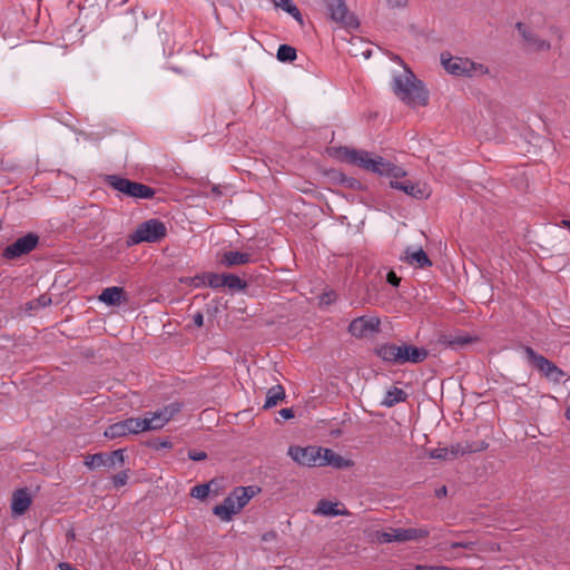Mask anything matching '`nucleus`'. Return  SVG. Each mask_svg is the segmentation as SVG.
Masks as SVG:
<instances>
[{
  "label": "nucleus",
  "mask_w": 570,
  "mask_h": 570,
  "mask_svg": "<svg viewBox=\"0 0 570 570\" xmlns=\"http://www.w3.org/2000/svg\"><path fill=\"white\" fill-rule=\"evenodd\" d=\"M392 88L396 97L409 106H425L429 102V91L406 67L393 76Z\"/></svg>",
  "instance_id": "1"
},
{
  "label": "nucleus",
  "mask_w": 570,
  "mask_h": 570,
  "mask_svg": "<svg viewBox=\"0 0 570 570\" xmlns=\"http://www.w3.org/2000/svg\"><path fill=\"white\" fill-rule=\"evenodd\" d=\"M374 352L384 363L390 365H403L406 363L417 364L423 362L429 355L425 348L416 347L407 343L379 344Z\"/></svg>",
  "instance_id": "2"
},
{
  "label": "nucleus",
  "mask_w": 570,
  "mask_h": 570,
  "mask_svg": "<svg viewBox=\"0 0 570 570\" xmlns=\"http://www.w3.org/2000/svg\"><path fill=\"white\" fill-rule=\"evenodd\" d=\"M443 68L456 77H481L489 73V68L465 57H453L450 53L441 55Z\"/></svg>",
  "instance_id": "3"
},
{
  "label": "nucleus",
  "mask_w": 570,
  "mask_h": 570,
  "mask_svg": "<svg viewBox=\"0 0 570 570\" xmlns=\"http://www.w3.org/2000/svg\"><path fill=\"white\" fill-rule=\"evenodd\" d=\"M167 228L158 219H148L141 223L136 230L129 235L128 244L157 243L166 236Z\"/></svg>",
  "instance_id": "4"
},
{
  "label": "nucleus",
  "mask_w": 570,
  "mask_h": 570,
  "mask_svg": "<svg viewBox=\"0 0 570 570\" xmlns=\"http://www.w3.org/2000/svg\"><path fill=\"white\" fill-rule=\"evenodd\" d=\"M108 183L116 190L136 199H150L155 196L151 187L116 175L109 176Z\"/></svg>",
  "instance_id": "5"
},
{
  "label": "nucleus",
  "mask_w": 570,
  "mask_h": 570,
  "mask_svg": "<svg viewBox=\"0 0 570 570\" xmlns=\"http://www.w3.org/2000/svg\"><path fill=\"white\" fill-rule=\"evenodd\" d=\"M342 157L351 165L358 166L371 173L377 174L380 166H383V158L380 156H373L365 150L352 149L344 147L341 149Z\"/></svg>",
  "instance_id": "6"
},
{
  "label": "nucleus",
  "mask_w": 570,
  "mask_h": 570,
  "mask_svg": "<svg viewBox=\"0 0 570 570\" xmlns=\"http://www.w3.org/2000/svg\"><path fill=\"white\" fill-rule=\"evenodd\" d=\"M515 28L521 36L524 47L530 52H547L551 49V42L543 39L537 29L527 22H518Z\"/></svg>",
  "instance_id": "7"
},
{
  "label": "nucleus",
  "mask_w": 570,
  "mask_h": 570,
  "mask_svg": "<svg viewBox=\"0 0 570 570\" xmlns=\"http://www.w3.org/2000/svg\"><path fill=\"white\" fill-rule=\"evenodd\" d=\"M179 411L180 404L171 403L155 412L147 413L145 417H140V423H142L141 425H146L145 428H141L142 432L164 428Z\"/></svg>",
  "instance_id": "8"
},
{
  "label": "nucleus",
  "mask_w": 570,
  "mask_h": 570,
  "mask_svg": "<svg viewBox=\"0 0 570 570\" xmlns=\"http://www.w3.org/2000/svg\"><path fill=\"white\" fill-rule=\"evenodd\" d=\"M328 17L345 28H357V18L348 10L344 0H324Z\"/></svg>",
  "instance_id": "9"
},
{
  "label": "nucleus",
  "mask_w": 570,
  "mask_h": 570,
  "mask_svg": "<svg viewBox=\"0 0 570 570\" xmlns=\"http://www.w3.org/2000/svg\"><path fill=\"white\" fill-rule=\"evenodd\" d=\"M429 534L426 529L422 528H396L390 529L389 531L377 532L376 538L382 543L390 542H405V541H414L422 538H425Z\"/></svg>",
  "instance_id": "10"
},
{
  "label": "nucleus",
  "mask_w": 570,
  "mask_h": 570,
  "mask_svg": "<svg viewBox=\"0 0 570 570\" xmlns=\"http://www.w3.org/2000/svg\"><path fill=\"white\" fill-rule=\"evenodd\" d=\"M287 454L299 465L321 466V446L292 445L288 448Z\"/></svg>",
  "instance_id": "11"
},
{
  "label": "nucleus",
  "mask_w": 570,
  "mask_h": 570,
  "mask_svg": "<svg viewBox=\"0 0 570 570\" xmlns=\"http://www.w3.org/2000/svg\"><path fill=\"white\" fill-rule=\"evenodd\" d=\"M528 358L533 363V365L550 381L560 382V380L566 375L564 372L559 368L551 361L546 358L544 356L537 354L531 347H525L524 350Z\"/></svg>",
  "instance_id": "12"
},
{
  "label": "nucleus",
  "mask_w": 570,
  "mask_h": 570,
  "mask_svg": "<svg viewBox=\"0 0 570 570\" xmlns=\"http://www.w3.org/2000/svg\"><path fill=\"white\" fill-rule=\"evenodd\" d=\"M39 243L38 235L29 233L3 249V257L7 259L19 258L32 252Z\"/></svg>",
  "instance_id": "13"
},
{
  "label": "nucleus",
  "mask_w": 570,
  "mask_h": 570,
  "mask_svg": "<svg viewBox=\"0 0 570 570\" xmlns=\"http://www.w3.org/2000/svg\"><path fill=\"white\" fill-rule=\"evenodd\" d=\"M125 462V454L122 449L115 450L110 453H96L87 455L85 459V465L89 469H97L100 466L116 468L122 465Z\"/></svg>",
  "instance_id": "14"
},
{
  "label": "nucleus",
  "mask_w": 570,
  "mask_h": 570,
  "mask_svg": "<svg viewBox=\"0 0 570 570\" xmlns=\"http://www.w3.org/2000/svg\"><path fill=\"white\" fill-rule=\"evenodd\" d=\"M142 423L140 417H129L127 420L109 425L105 431V436L108 439L124 438L129 434L141 433ZM146 425H144L145 428Z\"/></svg>",
  "instance_id": "15"
},
{
  "label": "nucleus",
  "mask_w": 570,
  "mask_h": 570,
  "mask_svg": "<svg viewBox=\"0 0 570 570\" xmlns=\"http://www.w3.org/2000/svg\"><path fill=\"white\" fill-rule=\"evenodd\" d=\"M380 324L381 322L377 317H356L350 323L348 333L356 338H363L377 333Z\"/></svg>",
  "instance_id": "16"
},
{
  "label": "nucleus",
  "mask_w": 570,
  "mask_h": 570,
  "mask_svg": "<svg viewBox=\"0 0 570 570\" xmlns=\"http://www.w3.org/2000/svg\"><path fill=\"white\" fill-rule=\"evenodd\" d=\"M390 186L402 190L416 199H424L431 195V189L425 183H413L411 180H391Z\"/></svg>",
  "instance_id": "17"
},
{
  "label": "nucleus",
  "mask_w": 570,
  "mask_h": 570,
  "mask_svg": "<svg viewBox=\"0 0 570 570\" xmlns=\"http://www.w3.org/2000/svg\"><path fill=\"white\" fill-rule=\"evenodd\" d=\"M478 449L474 448L470 443L463 444H454L449 448H436L429 452V455L431 459H438V460H452L460 455H463L465 453H471L476 451Z\"/></svg>",
  "instance_id": "18"
},
{
  "label": "nucleus",
  "mask_w": 570,
  "mask_h": 570,
  "mask_svg": "<svg viewBox=\"0 0 570 570\" xmlns=\"http://www.w3.org/2000/svg\"><path fill=\"white\" fill-rule=\"evenodd\" d=\"M400 259L416 268H426L432 266L431 259L421 247H406L400 256Z\"/></svg>",
  "instance_id": "19"
},
{
  "label": "nucleus",
  "mask_w": 570,
  "mask_h": 570,
  "mask_svg": "<svg viewBox=\"0 0 570 570\" xmlns=\"http://www.w3.org/2000/svg\"><path fill=\"white\" fill-rule=\"evenodd\" d=\"M226 274H215L208 273L202 276H195L193 278H186L183 282L194 286L199 287L202 285L207 284L212 288H220L224 287Z\"/></svg>",
  "instance_id": "20"
},
{
  "label": "nucleus",
  "mask_w": 570,
  "mask_h": 570,
  "mask_svg": "<svg viewBox=\"0 0 570 570\" xmlns=\"http://www.w3.org/2000/svg\"><path fill=\"white\" fill-rule=\"evenodd\" d=\"M32 499L29 490L23 488L13 492L11 512L13 515H22L31 505Z\"/></svg>",
  "instance_id": "21"
},
{
  "label": "nucleus",
  "mask_w": 570,
  "mask_h": 570,
  "mask_svg": "<svg viewBox=\"0 0 570 570\" xmlns=\"http://www.w3.org/2000/svg\"><path fill=\"white\" fill-rule=\"evenodd\" d=\"M331 465L336 469L351 468L353 461L344 459L331 449L321 448V466Z\"/></svg>",
  "instance_id": "22"
},
{
  "label": "nucleus",
  "mask_w": 570,
  "mask_h": 570,
  "mask_svg": "<svg viewBox=\"0 0 570 570\" xmlns=\"http://www.w3.org/2000/svg\"><path fill=\"white\" fill-rule=\"evenodd\" d=\"M99 301L109 306H119L126 302L124 289L118 286L107 287L99 295Z\"/></svg>",
  "instance_id": "23"
},
{
  "label": "nucleus",
  "mask_w": 570,
  "mask_h": 570,
  "mask_svg": "<svg viewBox=\"0 0 570 570\" xmlns=\"http://www.w3.org/2000/svg\"><path fill=\"white\" fill-rule=\"evenodd\" d=\"M239 512V509L236 508L234 501L228 497H226L223 503L217 504L213 509V513L218 517L222 521L228 522L233 519L235 514Z\"/></svg>",
  "instance_id": "24"
},
{
  "label": "nucleus",
  "mask_w": 570,
  "mask_h": 570,
  "mask_svg": "<svg viewBox=\"0 0 570 570\" xmlns=\"http://www.w3.org/2000/svg\"><path fill=\"white\" fill-rule=\"evenodd\" d=\"M256 491L254 487H238L229 493V498L236 504L239 511L248 503V501L255 495Z\"/></svg>",
  "instance_id": "25"
},
{
  "label": "nucleus",
  "mask_w": 570,
  "mask_h": 570,
  "mask_svg": "<svg viewBox=\"0 0 570 570\" xmlns=\"http://www.w3.org/2000/svg\"><path fill=\"white\" fill-rule=\"evenodd\" d=\"M220 262L226 267L245 265L252 262V254L237 250H229L223 254Z\"/></svg>",
  "instance_id": "26"
},
{
  "label": "nucleus",
  "mask_w": 570,
  "mask_h": 570,
  "mask_svg": "<svg viewBox=\"0 0 570 570\" xmlns=\"http://www.w3.org/2000/svg\"><path fill=\"white\" fill-rule=\"evenodd\" d=\"M314 513L322 514L325 517H337L348 515L350 512L346 509H340V504L336 502L321 500L315 509Z\"/></svg>",
  "instance_id": "27"
},
{
  "label": "nucleus",
  "mask_w": 570,
  "mask_h": 570,
  "mask_svg": "<svg viewBox=\"0 0 570 570\" xmlns=\"http://www.w3.org/2000/svg\"><path fill=\"white\" fill-rule=\"evenodd\" d=\"M285 399V390L282 385L272 386L266 393L264 409H272Z\"/></svg>",
  "instance_id": "28"
},
{
  "label": "nucleus",
  "mask_w": 570,
  "mask_h": 570,
  "mask_svg": "<svg viewBox=\"0 0 570 570\" xmlns=\"http://www.w3.org/2000/svg\"><path fill=\"white\" fill-rule=\"evenodd\" d=\"M406 400V393L399 387H392L386 391L384 399L382 401V405L386 407H392L400 402H404Z\"/></svg>",
  "instance_id": "29"
},
{
  "label": "nucleus",
  "mask_w": 570,
  "mask_h": 570,
  "mask_svg": "<svg viewBox=\"0 0 570 570\" xmlns=\"http://www.w3.org/2000/svg\"><path fill=\"white\" fill-rule=\"evenodd\" d=\"M382 176L391 177V180H400L405 176V171L403 168L391 164L390 161H386L383 159V166H380V170L377 173Z\"/></svg>",
  "instance_id": "30"
},
{
  "label": "nucleus",
  "mask_w": 570,
  "mask_h": 570,
  "mask_svg": "<svg viewBox=\"0 0 570 570\" xmlns=\"http://www.w3.org/2000/svg\"><path fill=\"white\" fill-rule=\"evenodd\" d=\"M276 8H281L291 14L295 20L302 22V14L292 0H271Z\"/></svg>",
  "instance_id": "31"
},
{
  "label": "nucleus",
  "mask_w": 570,
  "mask_h": 570,
  "mask_svg": "<svg viewBox=\"0 0 570 570\" xmlns=\"http://www.w3.org/2000/svg\"><path fill=\"white\" fill-rule=\"evenodd\" d=\"M276 56L279 61L291 62L296 59V50L292 46L281 45Z\"/></svg>",
  "instance_id": "32"
},
{
  "label": "nucleus",
  "mask_w": 570,
  "mask_h": 570,
  "mask_svg": "<svg viewBox=\"0 0 570 570\" xmlns=\"http://www.w3.org/2000/svg\"><path fill=\"white\" fill-rule=\"evenodd\" d=\"M214 481H210L208 483H203V484H198V485H195L194 488H191L190 490V495L195 499H199V500H205L209 492H210V485Z\"/></svg>",
  "instance_id": "33"
},
{
  "label": "nucleus",
  "mask_w": 570,
  "mask_h": 570,
  "mask_svg": "<svg viewBox=\"0 0 570 570\" xmlns=\"http://www.w3.org/2000/svg\"><path fill=\"white\" fill-rule=\"evenodd\" d=\"M224 287L233 291H242L246 287V283L234 274H226Z\"/></svg>",
  "instance_id": "34"
},
{
  "label": "nucleus",
  "mask_w": 570,
  "mask_h": 570,
  "mask_svg": "<svg viewBox=\"0 0 570 570\" xmlns=\"http://www.w3.org/2000/svg\"><path fill=\"white\" fill-rule=\"evenodd\" d=\"M129 478L128 471H121L112 476V483L115 488L124 487Z\"/></svg>",
  "instance_id": "35"
},
{
  "label": "nucleus",
  "mask_w": 570,
  "mask_h": 570,
  "mask_svg": "<svg viewBox=\"0 0 570 570\" xmlns=\"http://www.w3.org/2000/svg\"><path fill=\"white\" fill-rule=\"evenodd\" d=\"M188 458L193 461H203L207 458V454L203 451H190Z\"/></svg>",
  "instance_id": "36"
},
{
  "label": "nucleus",
  "mask_w": 570,
  "mask_h": 570,
  "mask_svg": "<svg viewBox=\"0 0 570 570\" xmlns=\"http://www.w3.org/2000/svg\"><path fill=\"white\" fill-rule=\"evenodd\" d=\"M387 282L393 286H399L401 278L394 272L391 271L387 274Z\"/></svg>",
  "instance_id": "37"
},
{
  "label": "nucleus",
  "mask_w": 570,
  "mask_h": 570,
  "mask_svg": "<svg viewBox=\"0 0 570 570\" xmlns=\"http://www.w3.org/2000/svg\"><path fill=\"white\" fill-rule=\"evenodd\" d=\"M335 299V295L333 293H324L321 296V304L328 305Z\"/></svg>",
  "instance_id": "38"
},
{
  "label": "nucleus",
  "mask_w": 570,
  "mask_h": 570,
  "mask_svg": "<svg viewBox=\"0 0 570 570\" xmlns=\"http://www.w3.org/2000/svg\"><path fill=\"white\" fill-rule=\"evenodd\" d=\"M390 7L401 8L406 6L407 0H385Z\"/></svg>",
  "instance_id": "39"
},
{
  "label": "nucleus",
  "mask_w": 570,
  "mask_h": 570,
  "mask_svg": "<svg viewBox=\"0 0 570 570\" xmlns=\"http://www.w3.org/2000/svg\"><path fill=\"white\" fill-rule=\"evenodd\" d=\"M193 322L195 324V326L197 327H202L203 324H204V315L200 313V312H197L194 316H193Z\"/></svg>",
  "instance_id": "40"
},
{
  "label": "nucleus",
  "mask_w": 570,
  "mask_h": 570,
  "mask_svg": "<svg viewBox=\"0 0 570 570\" xmlns=\"http://www.w3.org/2000/svg\"><path fill=\"white\" fill-rule=\"evenodd\" d=\"M279 415L282 417L286 419V420L287 419H292V417H294V411L292 409H289V407L288 409H282L279 411Z\"/></svg>",
  "instance_id": "41"
},
{
  "label": "nucleus",
  "mask_w": 570,
  "mask_h": 570,
  "mask_svg": "<svg viewBox=\"0 0 570 570\" xmlns=\"http://www.w3.org/2000/svg\"><path fill=\"white\" fill-rule=\"evenodd\" d=\"M446 493H448V489H446V487H444V485H443V487H441V488H439V489L435 491V495H436L438 498H443V497H445V495H446Z\"/></svg>",
  "instance_id": "42"
},
{
  "label": "nucleus",
  "mask_w": 570,
  "mask_h": 570,
  "mask_svg": "<svg viewBox=\"0 0 570 570\" xmlns=\"http://www.w3.org/2000/svg\"><path fill=\"white\" fill-rule=\"evenodd\" d=\"M38 302H39V304H40L41 306H47V305L51 302V299H50V298H48L47 296H41V297L38 299Z\"/></svg>",
  "instance_id": "43"
},
{
  "label": "nucleus",
  "mask_w": 570,
  "mask_h": 570,
  "mask_svg": "<svg viewBox=\"0 0 570 570\" xmlns=\"http://www.w3.org/2000/svg\"><path fill=\"white\" fill-rule=\"evenodd\" d=\"M59 568H60V570H78V569L73 568L72 566H70L69 563H60Z\"/></svg>",
  "instance_id": "44"
},
{
  "label": "nucleus",
  "mask_w": 570,
  "mask_h": 570,
  "mask_svg": "<svg viewBox=\"0 0 570 570\" xmlns=\"http://www.w3.org/2000/svg\"><path fill=\"white\" fill-rule=\"evenodd\" d=\"M469 546H470V543H461V542H456V543L452 544L453 548H456V547L468 548Z\"/></svg>",
  "instance_id": "45"
},
{
  "label": "nucleus",
  "mask_w": 570,
  "mask_h": 570,
  "mask_svg": "<svg viewBox=\"0 0 570 570\" xmlns=\"http://www.w3.org/2000/svg\"><path fill=\"white\" fill-rule=\"evenodd\" d=\"M564 416L570 421V405L566 409Z\"/></svg>",
  "instance_id": "46"
},
{
  "label": "nucleus",
  "mask_w": 570,
  "mask_h": 570,
  "mask_svg": "<svg viewBox=\"0 0 570 570\" xmlns=\"http://www.w3.org/2000/svg\"><path fill=\"white\" fill-rule=\"evenodd\" d=\"M469 342H470V341H469V340H466V338H460V340H458V341H456V343H459V344H461V345L466 344V343H469Z\"/></svg>",
  "instance_id": "47"
},
{
  "label": "nucleus",
  "mask_w": 570,
  "mask_h": 570,
  "mask_svg": "<svg viewBox=\"0 0 570 570\" xmlns=\"http://www.w3.org/2000/svg\"><path fill=\"white\" fill-rule=\"evenodd\" d=\"M562 225L570 230V220H562Z\"/></svg>",
  "instance_id": "48"
},
{
  "label": "nucleus",
  "mask_w": 570,
  "mask_h": 570,
  "mask_svg": "<svg viewBox=\"0 0 570 570\" xmlns=\"http://www.w3.org/2000/svg\"><path fill=\"white\" fill-rule=\"evenodd\" d=\"M416 570H429L428 566H417Z\"/></svg>",
  "instance_id": "49"
},
{
  "label": "nucleus",
  "mask_w": 570,
  "mask_h": 570,
  "mask_svg": "<svg viewBox=\"0 0 570 570\" xmlns=\"http://www.w3.org/2000/svg\"><path fill=\"white\" fill-rule=\"evenodd\" d=\"M161 446H164V448L170 446V443H169L168 441L163 442V443H161Z\"/></svg>",
  "instance_id": "50"
},
{
  "label": "nucleus",
  "mask_w": 570,
  "mask_h": 570,
  "mask_svg": "<svg viewBox=\"0 0 570 570\" xmlns=\"http://www.w3.org/2000/svg\"><path fill=\"white\" fill-rule=\"evenodd\" d=\"M550 29H551L552 31H558V28H556V27H553V26H551V27H550Z\"/></svg>",
  "instance_id": "51"
}]
</instances>
